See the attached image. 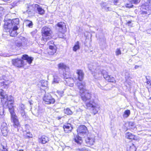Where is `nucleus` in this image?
Masks as SVG:
<instances>
[{
    "label": "nucleus",
    "mask_w": 151,
    "mask_h": 151,
    "mask_svg": "<svg viewBox=\"0 0 151 151\" xmlns=\"http://www.w3.org/2000/svg\"><path fill=\"white\" fill-rule=\"evenodd\" d=\"M141 0H131V2L132 4H137L140 2Z\"/></svg>",
    "instance_id": "nucleus-42"
},
{
    "label": "nucleus",
    "mask_w": 151,
    "mask_h": 151,
    "mask_svg": "<svg viewBox=\"0 0 151 151\" xmlns=\"http://www.w3.org/2000/svg\"><path fill=\"white\" fill-rule=\"evenodd\" d=\"M80 49V46L79 42L77 41L76 42L73 47V51L76 52L77 50Z\"/></svg>",
    "instance_id": "nucleus-33"
},
{
    "label": "nucleus",
    "mask_w": 151,
    "mask_h": 151,
    "mask_svg": "<svg viewBox=\"0 0 151 151\" xmlns=\"http://www.w3.org/2000/svg\"><path fill=\"white\" fill-rule=\"evenodd\" d=\"M1 129L2 135L4 136H6L7 135L8 130L6 123L3 122L1 125Z\"/></svg>",
    "instance_id": "nucleus-15"
},
{
    "label": "nucleus",
    "mask_w": 151,
    "mask_h": 151,
    "mask_svg": "<svg viewBox=\"0 0 151 151\" xmlns=\"http://www.w3.org/2000/svg\"><path fill=\"white\" fill-rule=\"evenodd\" d=\"M4 57H7V56H8L7 55H3Z\"/></svg>",
    "instance_id": "nucleus-59"
},
{
    "label": "nucleus",
    "mask_w": 151,
    "mask_h": 151,
    "mask_svg": "<svg viewBox=\"0 0 151 151\" xmlns=\"http://www.w3.org/2000/svg\"><path fill=\"white\" fill-rule=\"evenodd\" d=\"M133 124V123L132 122H130L129 123V125H131V126H132Z\"/></svg>",
    "instance_id": "nucleus-52"
},
{
    "label": "nucleus",
    "mask_w": 151,
    "mask_h": 151,
    "mask_svg": "<svg viewBox=\"0 0 151 151\" xmlns=\"http://www.w3.org/2000/svg\"><path fill=\"white\" fill-rule=\"evenodd\" d=\"M125 77L126 81L127 83H128L129 84V85L131 83L130 81L131 78L130 76V74L129 72H127L125 73Z\"/></svg>",
    "instance_id": "nucleus-27"
},
{
    "label": "nucleus",
    "mask_w": 151,
    "mask_h": 151,
    "mask_svg": "<svg viewBox=\"0 0 151 151\" xmlns=\"http://www.w3.org/2000/svg\"><path fill=\"white\" fill-rule=\"evenodd\" d=\"M18 28V27L15 26L13 27L12 28H8L9 30H6L5 28H4V30L6 32H9L10 36L14 37H15L17 35V30Z\"/></svg>",
    "instance_id": "nucleus-13"
},
{
    "label": "nucleus",
    "mask_w": 151,
    "mask_h": 151,
    "mask_svg": "<svg viewBox=\"0 0 151 151\" xmlns=\"http://www.w3.org/2000/svg\"><path fill=\"white\" fill-rule=\"evenodd\" d=\"M131 21H129L127 23V24H130L131 23Z\"/></svg>",
    "instance_id": "nucleus-56"
},
{
    "label": "nucleus",
    "mask_w": 151,
    "mask_h": 151,
    "mask_svg": "<svg viewBox=\"0 0 151 151\" xmlns=\"http://www.w3.org/2000/svg\"><path fill=\"white\" fill-rule=\"evenodd\" d=\"M67 79V80H65L67 84L70 87L73 86L74 81L73 78L70 77L69 78H68Z\"/></svg>",
    "instance_id": "nucleus-26"
},
{
    "label": "nucleus",
    "mask_w": 151,
    "mask_h": 151,
    "mask_svg": "<svg viewBox=\"0 0 151 151\" xmlns=\"http://www.w3.org/2000/svg\"><path fill=\"white\" fill-rule=\"evenodd\" d=\"M12 63L13 65L18 67L24 66L25 65H26L24 63V61L19 58L12 59Z\"/></svg>",
    "instance_id": "nucleus-11"
},
{
    "label": "nucleus",
    "mask_w": 151,
    "mask_h": 151,
    "mask_svg": "<svg viewBox=\"0 0 151 151\" xmlns=\"http://www.w3.org/2000/svg\"><path fill=\"white\" fill-rule=\"evenodd\" d=\"M65 72H64L63 76L64 78L66 79L69 78L70 76V73L69 71V69L68 68V70H65Z\"/></svg>",
    "instance_id": "nucleus-29"
},
{
    "label": "nucleus",
    "mask_w": 151,
    "mask_h": 151,
    "mask_svg": "<svg viewBox=\"0 0 151 151\" xmlns=\"http://www.w3.org/2000/svg\"><path fill=\"white\" fill-rule=\"evenodd\" d=\"M90 151V150L87 149L86 148L84 147L81 149H79V151Z\"/></svg>",
    "instance_id": "nucleus-47"
},
{
    "label": "nucleus",
    "mask_w": 151,
    "mask_h": 151,
    "mask_svg": "<svg viewBox=\"0 0 151 151\" xmlns=\"http://www.w3.org/2000/svg\"><path fill=\"white\" fill-rule=\"evenodd\" d=\"M57 29L60 32L65 33L67 30L65 24L63 22H60L57 24Z\"/></svg>",
    "instance_id": "nucleus-14"
},
{
    "label": "nucleus",
    "mask_w": 151,
    "mask_h": 151,
    "mask_svg": "<svg viewBox=\"0 0 151 151\" xmlns=\"http://www.w3.org/2000/svg\"><path fill=\"white\" fill-rule=\"evenodd\" d=\"M142 2L143 4L140 8L142 11L141 14H147V12L143 10V9L150 11L151 12V0H142Z\"/></svg>",
    "instance_id": "nucleus-6"
},
{
    "label": "nucleus",
    "mask_w": 151,
    "mask_h": 151,
    "mask_svg": "<svg viewBox=\"0 0 151 151\" xmlns=\"http://www.w3.org/2000/svg\"><path fill=\"white\" fill-rule=\"evenodd\" d=\"M42 39L44 43L52 37V31L50 28L46 27H43L42 30Z\"/></svg>",
    "instance_id": "nucleus-4"
},
{
    "label": "nucleus",
    "mask_w": 151,
    "mask_h": 151,
    "mask_svg": "<svg viewBox=\"0 0 151 151\" xmlns=\"http://www.w3.org/2000/svg\"><path fill=\"white\" fill-rule=\"evenodd\" d=\"M19 23V20L18 18H16L13 20H8L5 21L4 28L6 30H9L8 28H12L13 27H18Z\"/></svg>",
    "instance_id": "nucleus-5"
},
{
    "label": "nucleus",
    "mask_w": 151,
    "mask_h": 151,
    "mask_svg": "<svg viewBox=\"0 0 151 151\" xmlns=\"http://www.w3.org/2000/svg\"><path fill=\"white\" fill-rule=\"evenodd\" d=\"M82 100L86 102L87 109L90 110L95 115L100 110V106L95 103L89 91L87 90L81 94Z\"/></svg>",
    "instance_id": "nucleus-1"
},
{
    "label": "nucleus",
    "mask_w": 151,
    "mask_h": 151,
    "mask_svg": "<svg viewBox=\"0 0 151 151\" xmlns=\"http://www.w3.org/2000/svg\"><path fill=\"white\" fill-rule=\"evenodd\" d=\"M64 33L60 32L58 35V37L60 38H63L64 37Z\"/></svg>",
    "instance_id": "nucleus-46"
},
{
    "label": "nucleus",
    "mask_w": 151,
    "mask_h": 151,
    "mask_svg": "<svg viewBox=\"0 0 151 151\" xmlns=\"http://www.w3.org/2000/svg\"><path fill=\"white\" fill-rule=\"evenodd\" d=\"M76 73L78 74V79L80 81H82L84 78V73L82 70H77Z\"/></svg>",
    "instance_id": "nucleus-23"
},
{
    "label": "nucleus",
    "mask_w": 151,
    "mask_h": 151,
    "mask_svg": "<svg viewBox=\"0 0 151 151\" xmlns=\"http://www.w3.org/2000/svg\"><path fill=\"white\" fill-rule=\"evenodd\" d=\"M9 78L8 77L4 75L1 76V80H4V81L1 82V85L2 88H8L9 85L8 84H6L5 82L9 81Z\"/></svg>",
    "instance_id": "nucleus-16"
},
{
    "label": "nucleus",
    "mask_w": 151,
    "mask_h": 151,
    "mask_svg": "<svg viewBox=\"0 0 151 151\" xmlns=\"http://www.w3.org/2000/svg\"><path fill=\"white\" fill-rule=\"evenodd\" d=\"M21 114L22 116L23 119H26L27 118V116L25 112L24 111L19 112Z\"/></svg>",
    "instance_id": "nucleus-39"
},
{
    "label": "nucleus",
    "mask_w": 151,
    "mask_h": 151,
    "mask_svg": "<svg viewBox=\"0 0 151 151\" xmlns=\"http://www.w3.org/2000/svg\"><path fill=\"white\" fill-rule=\"evenodd\" d=\"M126 137L128 139H134L137 140V139H135V136L133 135L130 132H127L126 134Z\"/></svg>",
    "instance_id": "nucleus-31"
},
{
    "label": "nucleus",
    "mask_w": 151,
    "mask_h": 151,
    "mask_svg": "<svg viewBox=\"0 0 151 151\" xmlns=\"http://www.w3.org/2000/svg\"><path fill=\"white\" fill-rule=\"evenodd\" d=\"M136 150V148L133 144L129 143L127 145V151H135Z\"/></svg>",
    "instance_id": "nucleus-25"
},
{
    "label": "nucleus",
    "mask_w": 151,
    "mask_h": 151,
    "mask_svg": "<svg viewBox=\"0 0 151 151\" xmlns=\"http://www.w3.org/2000/svg\"><path fill=\"white\" fill-rule=\"evenodd\" d=\"M43 110H44L42 109H41V110H40V109H39L38 110V113H41L43 111Z\"/></svg>",
    "instance_id": "nucleus-51"
},
{
    "label": "nucleus",
    "mask_w": 151,
    "mask_h": 151,
    "mask_svg": "<svg viewBox=\"0 0 151 151\" xmlns=\"http://www.w3.org/2000/svg\"><path fill=\"white\" fill-rule=\"evenodd\" d=\"M18 109L19 112L24 111L25 107L24 105L22 104H20Z\"/></svg>",
    "instance_id": "nucleus-37"
},
{
    "label": "nucleus",
    "mask_w": 151,
    "mask_h": 151,
    "mask_svg": "<svg viewBox=\"0 0 151 151\" xmlns=\"http://www.w3.org/2000/svg\"><path fill=\"white\" fill-rule=\"evenodd\" d=\"M26 22L28 25V26L30 27H31L32 26V23L31 21L29 20L26 21Z\"/></svg>",
    "instance_id": "nucleus-43"
},
{
    "label": "nucleus",
    "mask_w": 151,
    "mask_h": 151,
    "mask_svg": "<svg viewBox=\"0 0 151 151\" xmlns=\"http://www.w3.org/2000/svg\"><path fill=\"white\" fill-rule=\"evenodd\" d=\"M27 40L25 37H19L15 41V45L17 47L23 48L27 45Z\"/></svg>",
    "instance_id": "nucleus-7"
},
{
    "label": "nucleus",
    "mask_w": 151,
    "mask_h": 151,
    "mask_svg": "<svg viewBox=\"0 0 151 151\" xmlns=\"http://www.w3.org/2000/svg\"><path fill=\"white\" fill-rule=\"evenodd\" d=\"M63 128L65 133H69L73 129L71 125L69 123L64 125L63 126Z\"/></svg>",
    "instance_id": "nucleus-20"
},
{
    "label": "nucleus",
    "mask_w": 151,
    "mask_h": 151,
    "mask_svg": "<svg viewBox=\"0 0 151 151\" xmlns=\"http://www.w3.org/2000/svg\"><path fill=\"white\" fill-rule=\"evenodd\" d=\"M119 0H114V4L115 5H116L117 3H118Z\"/></svg>",
    "instance_id": "nucleus-50"
},
{
    "label": "nucleus",
    "mask_w": 151,
    "mask_h": 151,
    "mask_svg": "<svg viewBox=\"0 0 151 151\" xmlns=\"http://www.w3.org/2000/svg\"><path fill=\"white\" fill-rule=\"evenodd\" d=\"M12 107L9 106V110L11 115V121L13 123V126L17 128V131L19 130V128L20 127V125L17 118V117L14 112V109L13 108V104H12Z\"/></svg>",
    "instance_id": "nucleus-3"
},
{
    "label": "nucleus",
    "mask_w": 151,
    "mask_h": 151,
    "mask_svg": "<svg viewBox=\"0 0 151 151\" xmlns=\"http://www.w3.org/2000/svg\"><path fill=\"white\" fill-rule=\"evenodd\" d=\"M19 151H23L22 150H20Z\"/></svg>",
    "instance_id": "nucleus-61"
},
{
    "label": "nucleus",
    "mask_w": 151,
    "mask_h": 151,
    "mask_svg": "<svg viewBox=\"0 0 151 151\" xmlns=\"http://www.w3.org/2000/svg\"><path fill=\"white\" fill-rule=\"evenodd\" d=\"M74 140L75 142L78 144H81L82 142V140L81 137L79 136L76 135L75 137Z\"/></svg>",
    "instance_id": "nucleus-30"
},
{
    "label": "nucleus",
    "mask_w": 151,
    "mask_h": 151,
    "mask_svg": "<svg viewBox=\"0 0 151 151\" xmlns=\"http://www.w3.org/2000/svg\"><path fill=\"white\" fill-rule=\"evenodd\" d=\"M60 81V79L57 76H54L52 83L53 84L58 83Z\"/></svg>",
    "instance_id": "nucleus-34"
},
{
    "label": "nucleus",
    "mask_w": 151,
    "mask_h": 151,
    "mask_svg": "<svg viewBox=\"0 0 151 151\" xmlns=\"http://www.w3.org/2000/svg\"><path fill=\"white\" fill-rule=\"evenodd\" d=\"M147 83V84L151 85V81L148 79L147 77H146Z\"/></svg>",
    "instance_id": "nucleus-48"
},
{
    "label": "nucleus",
    "mask_w": 151,
    "mask_h": 151,
    "mask_svg": "<svg viewBox=\"0 0 151 151\" xmlns=\"http://www.w3.org/2000/svg\"><path fill=\"white\" fill-rule=\"evenodd\" d=\"M47 81L44 80L41 81L38 84V86L42 90L46 89L47 88Z\"/></svg>",
    "instance_id": "nucleus-19"
},
{
    "label": "nucleus",
    "mask_w": 151,
    "mask_h": 151,
    "mask_svg": "<svg viewBox=\"0 0 151 151\" xmlns=\"http://www.w3.org/2000/svg\"><path fill=\"white\" fill-rule=\"evenodd\" d=\"M24 136L26 138H32V135L30 132H27L26 131H25L23 132Z\"/></svg>",
    "instance_id": "nucleus-32"
},
{
    "label": "nucleus",
    "mask_w": 151,
    "mask_h": 151,
    "mask_svg": "<svg viewBox=\"0 0 151 151\" xmlns=\"http://www.w3.org/2000/svg\"><path fill=\"white\" fill-rule=\"evenodd\" d=\"M49 50L48 53L50 55H53L56 52V47L55 46L52 45H50L49 47Z\"/></svg>",
    "instance_id": "nucleus-24"
},
{
    "label": "nucleus",
    "mask_w": 151,
    "mask_h": 151,
    "mask_svg": "<svg viewBox=\"0 0 151 151\" xmlns=\"http://www.w3.org/2000/svg\"><path fill=\"white\" fill-rule=\"evenodd\" d=\"M43 100L46 104H53L55 102V99L52 98L50 93H48L45 94L43 97Z\"/></svg>",
    "instance_id": "nucleus-10"
},
{
    "label": "nucleus",
    "mask_w": 151,
    "mask_h": 151,
    "mask_svg": "<svg viewBox=\"0 0 151 151\" xmlns=\"http://www.w3.org/2000/svg\"><path fill=\"white\" fill-rule=\"evenodd\" d=\"M77 86L80 90V94L87 90L86 89V83L84 82L77 83Z\"/></svg>",
    "instance_id": "nucleus-17"
},
{
    "label": "nucleus",
    "mask_w": 151,
    "mask_h": 151,
    "mask_svg": "<svg viewBox=\"0 0 151 151\" xmlns=\"http://www.w3.org/2000/svg\"><path fill=\"white\" fill-rule=\"evenodd\" d=\"M22 58L23 60H26V63H27L29 64V66L32 63L33 60V58L32 57H29L27 55H23Z\"/></svg>",
    "instance_id": "nucleus-18"
},
{
    "label": "nucleus",
    "mask_w": 151,
    "mask_h": 151,
    "mask_svg": "<svg viewBox=\"0 0 151 151\" xmlns=\"http://www.w3.org/2000/svg\"><path fill=\"white\" fill-rule=\"evenodd\" d=\"M58 68L59 69L62 70H68L69 67L64 64L63 63H60L58 65Z\"/></svg>",
    "instance_id": "nucleus-28"
},
{
    "label": "nucleus",
    "mask_w": 151,
    "mask_h": 151,
    "mask_svg": "<svg viewBox=\"0 0 151 151\" xmlns=\"http://www.w3.org/2000/svg\"><path fill=\"white\" fill-rule=\"evenodd\" d=\"M130 114V111L129 110H127L124 111L123 116L124 118H127L129 116Z\"/></svg>",
    "instance_id": "nucleus-35"
},
{
    "label": "nucleus",
    "mask_w": 151,
    "mask_h": 151,
    "mask_svg": "<svg viewBox=\"0 0 151 151\" xmlns=\"http://www.w3.org/2000/svg\"><path fill=\"white\" fill-rule=\"evenodd\" d=\"M77 132L78 135L84 137L88 134L87 128L84 125L80 126L77 129Z\"/></svg>",
    "instance_id": "nucleus-9"
},
{
    "label": "nucleus",
    "mask_w": 151,
    "mask_h": 151,
    "mask_svg": "<svg viewBox=\"0 0 151 151\" xmlns=\"http://www.w3.org/2000/svg\"><path fill=\"white\" fill-rule=\"evenodd\" d=\"M38 141L39 142L45 144L49 141V139L47 137L43 135L39 138Z\"/></svg>",
    "instance_id": "nucleus-21"
},
{
    "label": "nucleus",
    "mask_w": 151,
    "mask_h": 151,
    "mask_svg": "<svg viewBox=\"0 0 151 151\" xmlns=\"http://www.w3.org/2000/svg\"><path fill=\"white\" fill-rule=\"evenodd\" d=\"M121 54V52L120 49L119 48L117 49L116 51V55H118Z\"/></svg>",
    "instance_id": "nucleus-44"
},
{
    "label": "nucleus",
    "mask_w": 151,
    "mask_h": 151,
    "mask_svg": "<svg viewBox=\"0 0 151 151\" xmlns=\"http://www.w3.org/2000/svg\"><path fill=\"white\" fill-rule=\"evenodd\" d=\"M106 3H103L101 5V6L103 8H104L105 9L106 11H108L109 10V7H106Z\"/></svg>",
    "instance_id": "nucleus-45"
},
{
    "label": "nucleus",
    "mask_w": 151,
    "mask_h": 151,
    "mask_svg": "<svg viewBox=\"0 0 151 151\" xmlns=\"http://www.w3.org/2000/svg\"><path fill=\"white\" fill-rule=\"evenodd\" d=\"M135 139H137V140L138 139V137L136 136H135Z\"/></svg>",
    "instance_id": "nucleus-58"
},
{
    "label": "nucleus",
    "mask_w": 151,
    "mask_h": 151,
    "mask_svg": "<svg viewBox=\"0 0 151 151\" xmlns=\"http://www.w3.org/2000/svg\"><path fill=\"white\" fill-rule=\"evenodd\" d=\"M3 151H7V150L6 149H4V148L3 149Z\"/></svg>",
    "instance_id": "nucleus-55"
},
{
    "label": "nucleus",
    "mask_w": 151,
    "mask_h": 151,
    "mask_svg": "<svg viewBox=\"0 0 151 151\" xmlns=\"http://www.w3.org/2000/svg\"><path fill=\"white\" fill-rule=\"evenodd\" d=\"M64 113L68 115H71L73 114L72 112L68 108H67L64 109Z\"/></svg>",
    "instance_id": "nucleus-38"
},
{
    "label": "nucleus",
    "mask_w": 151,
    "mask_h": 151,
    "mask_svg": "<svg viewBox=\"0 0 151 151\" xmlns=\"http://www.w3.org/2000/svg\"><path fill=\"white\" fill-rule=\"evenodd\" d=\"M132 4L131 2V0L129 1V3H127L125 5V6L127 8H131L133 7V5L132 4Z\"/></svg>",
    "instance_id": "nucleus-41"
},
{
    "label": "nucleus",
    "mask_w": 151,
    "mask_h": 151,
    "mask_svg": "<svg viewBox=\"0 0 151 151\" xmlns=\"http://www.w3.org/2000/svg\"><path fill=\"white\" fill-rule=\"evenodd\" d=\"M98 86L101 89L103 90H105L99 84H98Z\"/></svg>",
    "instance_id": "nucleus-49"
},
{
    "label": "nucleus",
    "mask_w": 151,
    "mask_h": 151,
    "mask_svg": "<svg viewBox=\"0 0 151 151\" xmlns=\"http://www.w3.org/2000/svg\"><path fill=\"white\" fill-rule=\"evenodd\" d=\"M35 9H36L38 11L39 14H43L45 13V11L42 9L40 6L37 4H35L33 6Z\"/></svg>",
    "instance_id": "nucleus-22"
},
{
    "label": "nucleus",
    "mask_w": 151,
    "mask_h": 151,
    "mask_svg": "<svg viewBox=\"0 0 151 151\" xmlns=\"http://www.w3.org/2000/svg\"><path fill=\"white\" fill-rule=\"evenodd\" d=\"M139 67V66L137 65H136L135 66L134 68L135 69H136L137 68H138Z\"/></svg>",
    "instance_id": "nucleus-53"
},
{
    "label": "nucleus",
    "mask_w": 151,
    "mask_h": 151,
    "mask_svg": "<svg viewBox=\"0 0 151 151\" xmlns=\"http://www.w3.org/2000/svg\"><path fill=\"white\" fill-rule=\"evenodd\" d=\"M2 1H9L10 0H2Z\"/></svg>",
    "instance_id": "nucleus-57"
},
{
    "label": "nucleus",
    "mask_w": 151,
    "mask_h": 151,
    "mask_svg": "<svg viewBox=\"0 0 151 151\" xmlns=\"http://www.w3.org/2000/svg\"><path fill=\"white\" fill-rule=\"evenodd\" d=\"M5 114L4 113V110L3 107H0V118H3Z\"/></svg>",
    "instance_id": "nucleus-36"
},
{
    "label": "nucleus",
    "mask_w": 151,
    "mask_h": 151,
    "mask_svg": "<svg viewBox=\"0 0 151 151\" xmlns=\"http://www.w3.org/2000/svg\"><path fill=\"white\" fill-rule=\"evenodd\" d=\"M150 99H151V97L150 98Z\"/></svg>",
    "instance_id": "nucleus-62"
},
{
    "label": "nucleus",
    "mask_w": 151,
    "mask_h": 151,
    "mask_svg": "<svg viewBox=\"0 0 151 151\" xmlns=\"http://www.w3.org/2000/svg\"><path fill=\"white\" fill-rule=\"evenodd\" d=\"M51 42H49L48 43V44H49V45H50V43Z\"/></svg>",
    "instance_id": "nucleus-60"
},
{
    "label": "nucleus",
    "mask_w": 151,
    "mask_h": 151,
    "mask_svg": "<svg viewBox=\"0 0 151 151\" xmlns=\"http://www.w3.org/2000/svg\"><path fill=\"white\" fill-rule=\"evenodd\" d=\"M88 68L92 72V74L95 78H98L103 75L104 78L109 82H115L114 77L108 75L107 72L100 67H96V66L90 64L88 65Z\"/></svg>",
    "instance_id": "nucleus-2"
},
{
    "label": "nucleus",
    "mask_w": 151,
    "mask_h": 151,
    "mask_svg": "<svg viewBox=\"0 0 151 151\" xmlns=\"http://www.w3.org/2000/svg\"><path fill=\"white\" fill-rule=\"evenodd\" d=\"M62 117L61 116H58L57 117V119L58 120H59L61 119Z\"/></svg>",
    "instance_id": "nucleus-54"
},
{
    "label": "nucleus",
    "mask_w": 151,
    "mask_h": 151,
    "mask_svg": "<svg viewBox=\"0 0 151 151\" xmlns=\"http://www.w3.org/2000/svg\"><path fill=\"white\" fill-rule=\"evenodd\" d=\"M84 137L87 146L90 147L94 145L95 142V137L94 135L88 134Z\"/></svg>",
    "instance_id": "nucleus-8"
},
{
    "label": "nucleus",
    "mask_w": 151,
    "mask_h": 151,
    "mask_svg": "<svg viewBox=\"0 0 151 151\" xmlns=\"http://www.w3.org/2000/svg\"><path fill=\"white\" fill-rule=\"evenodd\" d=\"M3 91H4L2 90V91L0 92V95L2 96L1 99L6 98L7 100L9 102L8 103V107L9 108V106H10V107H12L11 104L12 103L13 104V108H14V100L13 97L11 96H7L6 95L4 96Z\"/></svg>",
    "instance_id": "nucleus-12"
},
{
    "label": "nucleus",
    "mask_w": 151,
    "mask_h": 151,
    "mask_svg": "<svg viewBox=\"0 0 151 151\" xmlns=\"http://www.w3.org/2000/svg\"><path fill=\"white\" fill-rule=\"evenodd\" d=\"M63 93L64 92L63 91H61L58 90L56 92V95L60 96V97H61L63 96Z\"/></svg>",
    "instance_id": "nucleus-40"
}]
</instances>
